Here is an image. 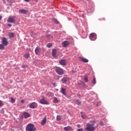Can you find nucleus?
<instances>
[{
    "mask_svg": "<svg viewBox=\"0 0 131 131\" xmlns=\"http://www.w3.org/2000/svg\"><path fill=\"white\" fill-rule=\"evenodd\" d=\"M54 103H57L58 102V98L57 97H54V99L53 101Z\"/></svg>",
    "mask_w": 131,
    "mask_h": 131,
    "instance_id": "29",
    "label": "nucleus"
},
{
    "mask_svg": "<svg viewBox=\"0 0 131 131\" xmlns=\"http://www.w3.org/2000/svg\"><path fill=\"white\" fill-rule=\"evenodd\" d=\"M55 71L59 74V75H63V74H64V71H63V69L60 68H56Z\"/></svg>",
    "mask_w": 131,
    "mask_h": 131,
    "instance_id": "4",
    "label": "nucleus"
},
{
    "mask_svg": "<svg viewBox=\"0 0 131 131\" xmlns=\"http://www.w3.org/2000/svg\"><path fill=\"white\" fill-rule=\"evenodd\" d=\"M26 131H35L36 130V127L33 124H28L26 127Z\"/></svg>",
    "mask_w": 131,
    "mask_h": 131,
    "instance_id": "2",
    "label": "nucleus"
},
{
    "mask_svg": "<svg viewBox=\"0 0 131 131\" xmlns=\"http://www.w3.org/2000/svg\"><path fill=\"white\" fill-rule=\"evenodd\" d=\"M21 67H22V68H25L26 67V65H24Z\"/></svg>",
    "mask_w": 131,
    "mask_h": 131,
    "instance_id": "39",
    "label": "nucleus"
},
{
    "mask_svg": "<svg viewBox=\"0 0 131 131\" xmlns=\"http://www.w3.org/2000/svg\"><path fill=\"white\" fill-rule=\"evenodd\" d=\"M21 103H22L23 104V103H24V100H21Z\"/></svg>",
    "mask_w": 131,
    "mask_h": 131,
    "instance_id": "40",
    "label": "nucleus"
},
{
    "mask_svg": "<svg viewBox=\"0 0 131 131\" xmlns=\"http://www.w3.org/2000/svg\"><path fill=\"white\" fill-rule=\"evenodd\" d=\"M80 61H81V62H84V63L89 62V60L86 58H80Z\"/></svg>",
    "mask_w": 131,
    "mask_h": 131,
    "instance_id": "19",
    "label": "nucleus"
},
{
    "mask_svg": "<svg viewBox=\"0 0 131 131\" xmlns=\"http://www.w3.org/2000/svg\"><path fill=\"white\" fill-rule=\"evenodd\" d=\"M10 101L13 104V103H15L16 100L14 99V98L11 97L10 98Z\"/></svg>",
    "mask_w": 131,
    "mask_h": 131,
    "instance_id": "25",
    "label": "nucleus"
},
{
    "mask_svg": "<svg viewBox=\"0 0 131 131\" xmlns=\"http://www.w3.org/2000/svg\"><path fill=\"white\" fill-rule=\"evenodd\" d=\"M1 106H3V101L2 100H0V107Z\"/></svg>",
    "mask_w": 131,
    "mask_h": 131,
    "instance_id": "34",
    "label": "nucleus"
},
{
    "mask_svg": "<svg viewBox=\"0 0 131 131\" xmlns=\"http://www.w3.org/2000/svg\"><path fill=\"white\" fill-rule=\"evenodd\" d=\"M36 1H38V0H36Z\"/></svg>",
    "mask_w": 131,
    "mask_h": 131,
    "instance_id": "44",
    "label": "nucleus"
},
{
    "mask_svg": "<svg viewBox=\"0 0 131 131\" xmlns=\"http://www.w3.org/2000/svg\"><path fill=\"white\" fill-rule=\"evenodd\" d=\"M89 37L91 40H96L97 39V34L95 33H92L90 34Z\"/></svg>",
    "mask_w": 131,
    "mask_h": 131,
    "instance_id": "3",
    "label": "nucleus"
},
{
    "mask_svg": "<svg viewBox=\"0 0 131 131\" xmlns=\"http://www.w3.org/2000/svg\"><path fill=\"white\" fill-rule=\"evenodd\" d=\"M7 22H8V23H15L16 20L13 17H9L7 20Z\"/></svg>",
    "mask_w": 131,
    "mask_h": 131,
    "instance_id": "6",
    "label": "nucleus"
},
{
    "mask_svg": "<svg viewBox=\"0 0 131 131\" xmlns=\"http://www.w3.org/2000/svg\"><path fill=\"white\" fill-rule=\"evenodd\" d=\"M56 22H57V23H58V21H57V20H56Z\"/></svg>",
    "mask_w": 131,
    "mask_h": 131,
    "instance_id": "43",
    "label": "nucleus"
},
{
    "mask_svg": "<svg viewBox=\"0 0 131 131\" xmlns=\"http://www.w3.org/2000/svg\"><path fill=\"white\" fill-rule=\"evenodd\" d=\"M23 116L24 118H28L30 117V115H29V113L25 112L23 114Z\"/></svg>",
    "mask_w": 131,
    "mask_h": 131,
    "instance_id": "14",
    "label": "nucleus"
},
{
    "mask_svg": "<svg viewBox=\"0 0 131 131\" xmlns=\"http://www.w3.org/2000/svg\"><path fill=\"white\" fill-rule=\"evenodd\" d=\"M47 123V117H44V118L41 121V125H45Z\"/></svg>",
    "mask_w": 131,
    "mask_h": 131,
    "instance_id": "13",
    "label": "nucleus"
},
{
    "mask_svg": "<svg viewBox=\"0 0 131 131\" xmlns=\"http://www.w3.org/2000/svg\"><path fill=\"white\" fill-rule=\"evenodd\" d=\"M86 127L84 128L85 131H95L96 130V127H95V122L93 124H90L88 123L86 124Z\"/></svg>",
    "mask_w": 131,
    "mask_h": 131,
    "instance_id": "1",
    "label": "nucleus"
},
{
    "mask_svg": "<svg viewBox=\"0 0 131 131\" xmlns=\"http://www.w3.org/2000/svg\"><path fill=\"white\" fill-rule=\"evenodd\" d=\"M39 103L43 105H48L49 104V102H48V101H47V100H46L45 99H41L39 101Z\"/></svg>",
    "mask_w": 131,
    "mask_h": 131,
    "instance_id": "9",
    "label": "nucleus"
},
{
    "mask_svg": "<svg viewBox=\"0 0 131 131\" xmlns=\"http://www.w3.org/2000/svg\"><path fill=\"white\" fill-rule=\"evenodd\" d=\"M2 20V16H0V20Z\"/></svg>",
    "mask_w": 131,
    "mask_h": 131,
    "instance_id": "42",
    "label": "nucleus"
},
{
    "mask_svg": "<svg viewBox=\"0 0 131 131\" xmlns=\"http://www.w3.org/2000/svg\"><path fill=\"white\" fill-rule=\"evenodd\" d=\"M52 46H53V44H52L51 43H48L47 45V47H48V48H51Z\"/></svg>",
    "mask_w": 131,
    "mask_h": 131,
    "instance_id": "28",
    "label": "nucleus"
},
{
    "mask_svg": "<svg viewBox=\"0 0 131 131\" xmlns=\"http://www.w3.org/2000/svg\"><path fill=\"white\" fill-rule=\"evenodd\" d=\"M57 54V50L53 49L52 50V56L54 57V58H56V54Z\"/></svg>",
    "mask_w": 131,
    "mask_h": 131,
    "instance_id": "18",
    "label": "nucleus"
},
{
    "mask_svg": "<svg viewBox=\"0 0 131 131\" xmlns=\"http://www.w3.org/2000/svg\"><path fill=\"white\" fill-rule=\"evenodd\" d=\"M77 131H83V129L82 128H79L77 129Z\"/></svg>",
    "mask_w": 131,
    "mask_h": 131,
    "instance_id": "35",
    "label": "nucleus"
},
{
    "mask_svg": "<svg viewBox=\"0 0 131 131\" xmlns=\"http://www.w3.org/2000/svg\"><path fill=\"white\" fill-rule=\"evenodd\" d=\"M75 103L77 105H81V101H79V100H76Z\"/></svg>",
    "mask_w": 131,
    "mask_h": 131,
    "instance_id": "21",
    "label": "nucleus"
},
{
    "mask_svg": "<svg viewBox=\"0 0 131 131\" xmlns=\"http://www.w3.org/2000/svg\"><path fill=\"white\" fill-rule=\"evenodd\" d=\"M70 42L68 41H64L62 42V46L63 48H66V47H68L69 46Z\"/></svg>",
    "mask_w": 131,
    "mask_h": 131,
    "instance_id": "7",
    "label": "nucleus"
},
{
    "mask_svg": "<svg viewBox=\"0 0 131 131\" xmlns=\"http://www.w3.org/2000/svg\"><path fill=\"white\" fill-rule=\"evenodd\" d=\"M2 45H4V46H8V39L6 37L2 38Z\"/></svg>",
    "mask_w": 131,
    "mask_h": 131,
    "instance_id": "5",
    "label": "nucleus"
},
{
    "mask_svg": "<svg viewBox=\"0 0 131 131\" xmlns=\"http://www.w3.org/2000/svg\"><path fill=\"white\" fill-rule=\"evenodd\" d=\"M96 77H94L93 78V81H92V83H93V84H96Z\"/></svg>",
    "mask_w": 131,
    "mask_h": 131,
    "instance_id": "26",
    "label": "nucleus"
},
{
    "mask_svg": "<svg viewBox=\"0 0 131 131\" xmlns=\"http://www.w3.org/2000/svg\"><path fill=\"white\" fill-rule=\"evenodd\" d=\"M59 63L60 65L65 66L66 65V60L61 59V60H60Z\"/></svg>",
    "mask_w": 131,
    "mask_h": 131,
    "instance_id": "17",
    "label": "nucleus"
},
{
    "mask_svg": "<svg viewBox=\"0 0 131 131\" xmlns=\"http://www.w3.org/2000/svg\"><path fill=\"white\" fill-rule=\"evenodd\" d=\"M81 85L83 88H85L86 86V84H85V83H84V82H81Z\"/></svg>",
    "mask_w": 131,
    "mask_h": 131,
    "instance_id": "27",
    "label": "nucleus"
},
{
    "mask_svg": "<svg viewBox=\"0 0 131 131\" xmlns=\"http://www.w3.org/2000/svg\"><path fill=\"white\" fill-rule=\"evenodd\" d=\"M51 37V38H53V37L51 35H47V37Z\"/></svg>",
    "mask_w": 131,
    "mask_h": 131,
    "instance_id": "37",
    "label": "nucleus"
},
{
    "mask_svg": "<svg viewBox=\"0 0 131 131\" xmlns=\"http://www.w3.org/2000/svg\"><path fill=\"white\" fill-rule=\"evenodd\" d=\"M18 13L20 14H26L27 11L25 9H20L18 10Z\"/></svg>",
    "mask_w": 131,
    "mask_h": 131,
    "instance_id": "15",
    "label": "nucleus"
},
{
    "mask_svg": "<svg viewBox=\"0 0 131 131\" xmlns=\"http://www.w3.org/2000/svg\"><path fill=\"white\" fill-rule=\"evenodd\" d=\"M77 127L80 128V124L77 125Z\"/></svg>",
    "mask_w": 131,
    "mask_h": 131,
    "instance_id": "38",
    "label": "nucleus"
},
{
    "mask_svg": "<svg viewBox=\"0 0 131 131\" xmlns=\"http://www.w3.org/2000/svg\"><path fill=\"white\" fill-rule=\"evenodd\" d=\"M62 119V117H60V116H57L56 117V120L57 121H60Z\"/></svg>",
    "mask_w": 131,
    "mask_h": 131,
    "instance_id": "23",
    "label": "nucleus"
},
{
    "mask_svg": "<svg viewBox=\"0 0 131 131\" xmlns=\"http://www.w3.org/2000/svg\"><path fill=\"white\" fill-rule=\"evenodd\" d=\"M25 2H27V3H28V2H29V0H24Z\"/></svg>",
    "mask_w": 131,
    "mask_h": 131,
    "instance_id": "41",
    "label": "nucleus"
},
{
    "mask_svg": "<svg viewBox=\"0 0 131 131\" xmlns=\"http://www.w3.org/2000/svg\"><path fill=\"white\" fill-rule=\"evenodd\" d=\"M61 93L64 96H66V95H67V93H66V89H64L63 88H61Z\"/></svg>",
    "mask_w": 131,
    "mask_h": 131,
    "instance_id": "12",
    "label": "nucleus"
},
{
    "mask_svg": "<svg viewBox=\"0 0 131 131\" xmlns=\"http://www.w3.org/2000/svg\"><path fill=\"white\" fill-rule=\"evenodd\" d=\"M40 51H41L40 48L36 47L35 50V53L36 55H38L40 53Z\"/></svg>",
    "mask_w": 131,
    "mask_h": 131,
    "instance_id": "11",
    "label": "nucleus"
},
{
    "mask_svg": "<svg viewBox=\"0 0 131 131\" xmlns=\"http://www.w3.org/2000/svg\"><path fill=\"white\" fill-rule=\"evenodd\" d=\"M8 26L9 27H12V25L10 24H8Z\"/></svg>",
    "mask_w": 131,
    "mask_h": 131,
    "instance_id": "36",
    "label": "nucleus"
},
{
    "mask_svg": "<svg viewBox=\"0 0 131 131\" xmlns=\"http://www.w3.org/2000/svg\"><path fill=\"white\" fill-rule=\"evenodd\" d=\"M99 125H101V126H103V125H104V122H103L102 121L99 122Z\"/></svg>",
    "mask_w": 131,
    "mask_h": 131,
    "instance_id": "30",
    "label": "nucleus"
},
{
    "mask_svg": "<svg viewBox=\"0 0 131 131\" xmlns=\"http://www.w3.org/2000/svg\"><path fill=\"white\" fill-rule=\"evenodd\" d=\"M5 47H6V46L3 44H0V50H4L5 49Z\"/></svg>",
    "mask_w": 131,
    "mask_h": 131,
    "instance_id": "22",
    "label": "nucleus"
},
{
    "mask_svg": "<svg viewBox=\"0 0 131 131\" xmlns=\"http://www.w3.org/2000/svg\"><path fill=\"white\" fill-rule=\"evenodd\" d=\"M84 80L85 81V82H89V78L88 76H86L84 77Z\"/></svg>",
    "mask_w": 131,
    "mask_h": 131,
    "instance_id": "24",
    "label": "nucleus"
},
{
    "mask_svg": "<svg viewBox=\"0 0 131 131\" xmlns=\"http://www.w3.org/2000/svg\"><path fill=\"white\" fill-rule=\"evenodd\" d=\"M36 107H37V103L36 102H33L30 105V108H31L32 109H35Z\"/></svg>",
    "mask_w": 131,
    "mask_h": 131,
    "instance_id": "8",
    "label": "nucleus"
},
{
    "mask_svg": "<svg viewBox=\"0 0 131 131\" xmlns=\"http://www.w3.org/2000/svg\"><path fill=\"white\" fill-rule=\"evenodd\" d=\"M24 57L26 58V59H28V58H29V54H25Z\"/></svg>",
    "mask_w": 131,
    "mask_h": 131,
    "instance_id": "31",
    "label": "nucleus"
},
{
    "mask_svg": "<svg viewBox=\"0 0 131 131\" xmlns=\"http://www.w3.org/2000/svg\"><path fill=\"white\" fill-rule=\"evenodd\" d=\"M81 117H82V118L85 119V118H86V116H85L84 115H81Z\"/></svg>",
    "mask_w": 131,
    "mask_h": 131,
    "instance_id": "32",
    "label": "nucleus"
},
{
    "mask_svg": "<svg viewBox=\"0 0 131 131\" xmlns=\"http://www.w3.org/2000/svg\"><path fill=\"white\" fill-rule=\"evenodd\" d=\"M14 35H15V34L14 33H9V36L10 38H12V37H14Z\"/></svg>",
    "mask_w": 131,
    "mask_h": 131,
    "instance_id": "20",
    "label": "nucleus"
},
{
    "mask_svg": "<svg viewBox=\"0 0 131 131\" xmlns=\"http://www.w3.org/2000/svg\"><path fill=\"white\" fill-rule=\"evenodd\" d=\"M52 84H53V86H57V84H56L55 82L52 83Z\"/></svg>",
    "mask_w": 131,
    "mask_h": 131,
    "instance_id": "33",
    "label": "nucleus"
},
{
    "mask_svg": "<svg viewBox=\"0 0 131 131\" xmlns=\"http://www.w3.org/2000/svg\"><path fill=\"white\" fill-rule=\"evenodd\" d=\"M62 83H66L68 81H69V78L68 77H64L61 79Z\"/></svg>",
    "mask_w": 131,
    "mask_h": 131,
    "instance_id": "10",
    "label": "nucleus"
},
{
    "mask_svg": "<svg viewBox=\"0 0 131 131\" xmlns=\"http://www.w3.org/2000/svg\"><path fill=\"white\" fill-rule=\"evenodd\" d=\"M63 128L64 130L66 131L73 130V129H72V127H71V126L64 127Z\"/></svg>",
    "mask_w": 131,
    "mask_h": 131,
    "instance_id": "16",
    "label": "nucleus"
}]
</instances>
